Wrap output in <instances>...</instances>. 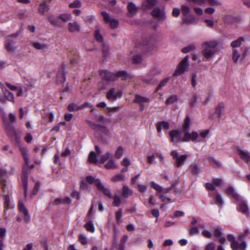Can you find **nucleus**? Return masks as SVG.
<instances>
[{
    "label": "nucleus",
    "instance_id": "nucleus-51",
    "mask_svg": "<svg viewBox=\"0 0 250 250\" xmlns=\"http://www.w3.org/2000/svg\"><path fill=\"white\" fill-rule=\"evenodd\" d=\"M241 55L237 50L234 49L233 51L232 54V59L234 61V62L236 63L237 62L238 59L240 57Z\"/></svg>",
    "mask_w": 250,
    "mask_h": 250
},
{
    "label": "nucleus",
    "instance_id": "nucleus-22",
    "mask_svg": "<svg viewBox=\"0 0 250 250\" xmlns=\"http://www.w3.org/2000/svg\"><path fill=\"white\" fill-rule=\"evenodd\" d=\"M127 9L128 11V16L132 17L136 14L138 8L133 2H129L127 5Z\"/></svg>",
    "mask_w": 250,
    "mask_h": 250
},
{
    "label": "nucleus",
    "instance_id": "nucleus-30",
    "mask_svg": "<svg viewBox=\"0 0 250 250\" xmlns=\"http://www.w3.org/2000/svg\"><path fill=\"white\" fill-rule=\"evenodd\" d=\"M249 37H239L238 39L231 42L230 45L231 47L235 48L240 46L241 43L245 41V39H248Z\"/></svg>",
    "mask_w": 250,
    "mask_h": 250
},
{
    "label": "nucleus",
    "instance_id": "nucleus-58",
    "mask_svg": "<svg viewBox=\"0 0 250 250\" xmlns=\"http://www.w3.org/2000/svg\"><path fill=\"white\" fill-rule=\"evenodd\" d=\"M110 154L109 152H106L104 154L101 156V161L102 163H104L109 158Z\"/></svg>",
    "mask_w": 250,
    "mask_h": 250
},
{
    "label": "nucleus",
    "instance_id": "nucleus-31",
    "mask_svg": "<svg viewBox=\"0 0 250 250\" xmlns=\"http://www.w3.org/2000/svg\"><path fill=\"white\" fill-rule=\"evenodd\" d=\"M225 105L223 103L219 104L215 109V113L217 115L219 118H221L222 115V113L224 110Z\"/></svg>",
    "mask_w": 250,
    "mask_h": 250
},
{
    "label": "nucleus",
    "instance_id": "nucleus-45",
    "mask_svg": "<svg viewBox=\"0 0 250 250\" xmlns=\"http://www.w3.org/2000/svg\"><path fill=\"white\" fill-rule=\"evenodd\" d=\"M4 207L7 209L11 208L10 205V197L7 194L3 196Z\"/></svg>",
    "mask_w": 250,
    "mask_h": 250
},
{
    "label": "nucleus",
    "instance_id": "nucleus-19",
    "mask_svg": "<svg viewBox=\"0 0 250 250\" xmlns=\"http://www.w3.org/2000/svg\"><path fill=\"white\" fill-rule=\"evenodd\" d=\"M68 29L71 33L79 32L81 31V26L76 22H69L68 23Z\"/></svg>",
    "mask_w": 250,
    "mask_h": 250
},
{
    "label": "nucleus",
    "instance_id": "nucleus-14",
    "mask_svg": "<svg viewBox=\"0 0 250 250\" xmlns=\"http://www.w3.org/2000/svg\"><path fill=\"white\" fill-rule=\"evenodd\" d=\"M198 134L196 131L192 132L191 134H190L189 131H186L185 134H184V137H183L182 141L183 142H188L190 140H191L193 142L195 141L198 137Z\"/></svg>",
    "mask_w": 250,
    "mask_h": 250
},
{
    "label": "nucleus",
    "instance_id": "nucleus-61",
    "mask_svg": "<svg viewBox=\"0 0 250 250\" xmlns=\"http://www.w3.org/2000/svg\"><path fill=\"white\" fill-rule=\"evenodd\" d=\"M215 246L216 245L214 243H209L206 245L205 250H215Z\"/></svg>",
    "mask_w": 250,
    "mask_h": 250
},
{
    "label": "nucleus",
    "instance_id": "nucleus-23",
    "mask_svg": "<svg viewBox=\"0 0 250 250\" xmlns=\"http://www.w3.org/2000/svg\"><path fill=\"white\" fill-rule=\"evenodd\" d=\"M49 10V6L45 1L40 3L38 8V12L42 15H44L45 13L48 11Z\"/></svg>",
    "mask_w": 250,
    "mask_h": 250
},
{
    "label": "nucleus",
    "instance_id": "nucleus-24",
    "mask_svg": "<svg viewBox=\"0 0 250 250\" xmlns=\"http://www.w3.org/2000/svg\"><path fill=\"white\" fill-rule=\"evenodd\" d=\"M28 172L25 169L24 167L23 168L22 170V182L23 187L24 188V191L25 192L26 191L27 189V187H28Z\"/></svg>",
    "mask_w": 250,
    "mask_h": 250
},
{
    "label": "nucleus",
    "instance_id": "nucleus-52",
    "mask_svg": "<svg viewBox=\"0 0 250 250\" xmlns=\"http://www.w3.org/2000/svg\"><path fill=\"white\" fill-rule=\"evenodd\" d=\"M191 172L193 174H197L200 168V166L196 165H192L190 167Z\"/></svg>",
    "mask_w": 250,
    "mask_h": 250
},
{
    "label": "nucleus",
    "instance_id": "nucleus-26",
    "mask_svg": "<svg viewBox=\"0 0 250 250\" xmlns=\"http://www.w3.org/2000/svg\"><path fill=\"white\" fill-rule=\"evenodd\" d=\"M209 196L210 197L213 198L216 201V204L220 206L221 207L223 204V199L222 198V197L221 195L218 193H216L215 194H209Z\"/></svg>",
    "mask_w": 250,
    "mask_h": 250
},
{
    "label": "nucleus",
    "instance_id": "nucleus-13",
    "mask_svg": "<svg viewBox=\"0 0 250 250\" xmlns=\"http://www.w3.org/2000/svg\"><path fill=\"white\" fill-rule=\"evenodd\" d=\"M238 202L237 209L238 211L242 212V213L249 215L250 214L248 207L246 203L241 198L240 200H237Z\"/></svg>",
    "mask_w": 250,
    "mask_h": 250
},
{
    "label": "nucleus",
    "instance_id": "nucleus-34",
    "mask_svg": "<svg viewBox=\"0 0 250 250\" xmlns=\"http://www.w3.org/2000/svg\"><path fill=\"white\" fill-rule=\"evenodd\" d=\"M132 194V191L127 186H124L122 188V195L124 198H127Z\"/></svg>",
    "mask_w": 250,
    "mask_h": 250
},
{
    "label": "nucleus",
    "instance_id": "nucleus-4",
    "mask_svg": "<svg viewBox=\"0 0 250 250\" xmlns=\"http://www.w3.org/2000/svg\"><path fill=\"white\" fill-rule=\"evenodd\" d=\"M0 85L2 93L0 94V102L2 104H6L7 101L15 103L13 94L6 88L2 83H0Z\"/></svg>",
    "mask_w": 250,
    "mask_h": 250
},
{
    "label": "nucleus",
    "instance_id": "nucleus-47",
    "mask_svg": "<svg viewBox=\"0 0 250 250\" xmlns=\"http://www.w3.org/2000/svg\"><path fill=\"white\" fill-rule=\"evenodd\" d=\"M208 161L211 165H212L213 167H219L221 165V163L217 161L216 159H215L213 157H209L208 158Z\"/></svg>",
    "mask_w": 250,
    "mask_h": 250
},
{
    "label": "nucleus",
    "instance_id": "nucleus-16",
    "mask_svg": "<svg viewBox=\"0 0 250 250\" xmlns=\"http://www.w3.org/2000/svg\"><path fill=\"white\" fill-rule=\"evenodd\" d=\"M19 209L21 212L23 214L24 216V221L26 223H29L30 220V216L27 209L22 202H20L19 203Z\"/></svg>",
    "mask_w": 250,
    "mask_h": 250
},
{
    "label": "nucleus",
    "instance_id": "nucleus-8",
    "mask_svg": "<svg viewBox=\"0 0 250 250\" xmlns=\"http://www.w3.org/2000/svg\"><path fill=\"white\" fill-rule=\"evenodd\" d=\"M188 56H186L179 63L177 69L175 71L174 75L175 76H178L182 74L188 67Z\"/></svg>",
    "mask_w": 250,
    "mask_h": 250
},
{
    "label": "nucleus",
    "instance_id": "nucleus-5",
    "mask_svg": "<svg viewBox=\"0 0 250 250\" xmlns=\"http://www.w3.org/2000/svg\"><path fill=\"white\" fill-rule=\"evenodd\" d=\"M85 122L91 129L95 130L97 132H100L106 136H110V131L106 126L101 125L99 124L88 120H86Z\"/></svg>",
    "mask_w": 250,
    "mask_h": 250
},
{
    "label": "nucleus",
    "instance_id": "nucleus-33",
    "mask_svg": "<svg viewBox=\"0 0 250 250\" xmlns=\"http://www.w3.org/2000/svg\"><path fill=\"white\" fill-rule=\"evenodd\" d=\"M128 236L126 235H124L122 236L120 240V244L119 245L117 250H124L125 248V244L127 240Z\"/></svg>",
    "mask_w": 250,
    "mask_h": 250
},
{
    "label": "nucleus",
    "instance_id": "nucleus-41",
    "mask_svg": "<svg viewBox=\"0 0 250 250\" xmlns=\"http://www.w3.org/2000/svg\"><path fill=\"white\" fill-rule=\"evenodd\" d=\"M182 13L184 16H187L190 12L189 7L187 5L183 4L181 6Z\"/></svg>",
    "mask_w": 250,
    "mask_h": 250
},
{
    "label": "nucleus",
    "instance_id": "nucleus-7",
    "mask_svg": "<svg viewBox=\"0 0 250 250\" xmlns=\"http://www.w3.org/2000/svg\"><path fill=\"white\" fill-rule=\"evenodd\" d=\"M171 155L173 159L175 160L174 165L178 167H181L184 164L188 157L186 154L179 156L178 152L176 150H172L171 152Z\"/></svg>",
    "mask_w": 250,
    "mask_h": 250
},
{
    "label": "nucleus",
    "instance_id": "nucleus-50",
    "mask_svg": "<svg viewBox=\"0 0 250 250\" xmlns=\"http://www.w3.org/2000/svg\"><path fill=\"white\" fill-rule=\"evenodd\" d=\"M177 100V97L176 95H172L170 96L166 101V104L167 105L171 104L174 103Z\"/></svg>",
    "mask_w": 250,
    "mask_h": 250
},
{
    "label": "nucleus",
    "instance_id": "nucleus-62",
    "mask_svg": "<svg viewBox=\"0 0 250 250\" xmlns=\"http://www.w3.org/2000/svg\"><path fill=\"white\" fill-rule=\"evenodd\" d=\"M79 239L80 242L82 243V244L85 245L87 244L86 237L83 234H80Z\"/></svg>",
    "mask_w": 250,
    "mask_h": 250
},
{
    "label": "nucleus",
    "instance_id": "nucleus-55",
    "mask_svg": "<svg viewBox=\"0 0 250 250\" xmlns=\"http://www.w3.org/2000/svg\"><path fill=\"white\" fill-rule=\"evenodd\" d=\"M95 37L96 40L99 42H102L103 40V36L100 34V30L97 29L95 31Z\"/></svg>",
    "mask_w": 250,
    "mask_h": 250
},
{
    "label": "nucleus",
    "instance_id": "nucleus-60",
    "mask_svg": "<svg viewBox=\"0 0 250 250\" xmlns=\"http://www.w3.org/2000/svg\"><path fill=\"white\" fill-rule=\"evenodd\" d=\"M142 61V58L141 55H136L133 57V62L134 63H139Z\"/></svg>",
    "mask_w": 250,
    "mask_h": 250
},
{
    "label": "nucleus",
    "instance_id": "nucleus-43",
    "mask_svg": "<svg viewBox=\"0 0 250 250\" xmlns=\"http://www.w3.org/2000/svg\"><path fill=\"white\" fill-rule=\"evenodd\" d=\"M114 201L112 203V205L114 207H118L121 203V199L117 195L115 194L113 196Z\"/></svg>",
    "mask_w": 250,
    "mask_h": 250
},
{
    "label": "nucleus",
    "instance_id": "nucleus-54",
    "mask_svg": "<svg viewBox=\"0 0 250 250\" xmlns=\"http://www.w3.org/2000/svg\"><path fill=\"white\" fill-rule=\"evenodd\" d=\"M198 96L196 94H194L192 95V98L190 100V105L191 106H194L197 102Z\"/></svg>",
    "mask_w": 250,
    "mask_h": 250
},
{
    "label": "nucleus",
    "instance_id": "nucleus-6",
    "mask_svg": "<svg viewBox=\"0 0 250 250\" xmlns=\"http://www.w3.org/2000/svg\"><path fill=\"white\" fill-rule=\"evenodd\" d=\"M227 239L229 241L231 242L230 247L231 248L235 250L236 249H239L241 250H244L247 247V244L246 242L243 241L240 243H239L237 241L235 240V238L233 235L231 234H229L227 236Z\"/></svg>",
    "mask_w": 250,
    "mask_h": 250
},
{
    "label": "nucleus",
    "instance_id": "nucleus-42",
    "mask_svg": "<svg viewBox=\"0 0 250 250\" xmlns=\"http://www.w3.org/2000/svg\"><path fill=\"white\" fill-rule=\"evenodd\" d=\"M194 18L193 16H184L182 18V21L184 23L191 24L194 21Z\"/></svg>",
    "mask_w": 250,
    "mask_h": 250
},
{
    "label": "nucleus",
    "instance_id": "nucleus-46",
    "mask_svg": "<svg viewBox=\"0 0 250 250\" xmlns=\"http://www.w3.org/2000/svg\"><path fill=\"white\" fill-rule=\"evenodd\" d=\"M123 152H124L123 148L121 146H119L117 148V149L115 152V157L118 159L120 158L122 156V155L123 154Z\"/></svg>",
    "mask_w": 250,
    "mask_h": 250
},
{
    "label": "nucleus",
    "instance_id": "nucleus-49",
    "mask_svg": "<svg viewBox=\"0 0 250 250\" xmlns=\"http://www.w3.org/2000/svg\"><path fill=\"white\" fill-rule=\"evenodd\" d=\"M196 49V47L194 44H190L184 48H183L182 50V52L184 53H188L191 50H195Z\"/></svg>",
    "mask_w": 250,
    "mask_h": 250
},
{
    "label": "nucleus",
    "instance_id": "nucleus-32",
    "mask_svg": "<svg viewBox=\"0 0 250 250\" xmlns=\"http://www.w3.org/2000/svg\"><path fill=\"white\" fill-rule=\"evenodd\" d=\"M32 46L36 49L38 50H46L48 48V46L46 44H42L38 42H32Z\"/></svg>",
    "mask_w": 250,
    "mask_h": 250
},
{
    "label": "nucleus",
    "instance_id": "nucleus-20",
    "mask_svg": "<svg viewBox=\"0 0 250 250\" xmlns=\"http://www.w3.org/2000/svg\"><path fill=\"white\" fill-rule=\"evenodd\" d=\"M226 192L228 195L231 196L236 201L240 200L241 198L240 195L236 192L234 188L231 186L228 187L226 189Z\"/></svg>",
    "mask_w": 250,
    "mask_h": 250
},
{
    "label": "nucleus",
    "instance_id": "nucleus-2",
    "mask_svg": "<svg viewBox=\"0 0 250 250\" xmlns=\"http://www.w3.org/2000/svg\"><path fill=\"white\" fill-rule=\"evenodd\" d=\"M218 44L216 41H209L202 44V54L204 56L203 61H208L216 52V48Z\"/></svg>",
    "mask_w": 250,
    "mask_h": 250
},
{
    "label": "nucleus",
    "instance_id": "nucleus-29",
    "mask_svg": "<svg viewBox=\"0 0 250 250\" xmlns=\"http://www.w3.org/2000/svg\"><path fill=\"white\" fill-rule=\"evenodd\" d=\"M49 22L54 26L58 27L62 26V23L58 20L59 19L54 17L53 16H49L47 18Z\"/></svg>",
    "mask_w": 250,
    "mask_h": 250
},
{
    "label": "nucleus",
    "instance_id": "nucleus-53",
    "mask_svg": "<svg viewBox=\"0 0 250 250\" xmlns=\"http://www.w3.org/2000/svg\"><path fill=\"white\" fill-rule=\"evenodd\" d=\"M122 217V209H119L116 212V220L118 223H120L122 222L121 218Z\"/></svg>",
    "mask_w": 250,
    "mask_h": 250
},
{
    "label": "nucleus",
    "instance_id": "nucleus-44",
    "mask_svg": "<svg viewBox=\"0 0 250 250\" xmlns=\"http://www.w3.org/2000/svg\"><path fill=\"white\" fill-rule=\"evenodd\" d=\"M71 18V15L67 14H62L58 17V19L61 20L63 22H66Z\"/></svg>",
    "mask_w": 250,
    "mask_h": 250
},
{
    "label": "nucleus",
    "instance_id": "nucleus-28",
    "mask_svg": "<svg viewBox=\"0 0 250 250\" xmlns=\"http://www.w3.org/2000/svg\"><path fill=\"white\" fill-rule=\"evenodd\" d=\"M134 101L136 103L142 104L145 103H148L149 102V99L147 97L137 95H136Z\"/></svg>",
    "mask_w": 250,
    "mask_h": 250
},
{
    "label": "nucleus",
    "instance_id": "nucleus-64",
    "mask_svg": "<svg viewBox=\"0 0 250 250\" xmlns=\"http://www.w3.org/2000/svg\"><path fill=\"white\" fill-rule=\"evenodd\" d=\"M193 10H194L195 13L198 15L201 16L204 13L203 10L200 7H194Z\"/></svg>",
    "mask_w": 250,
    "mask_h": 250
},
{
    "label": "nucleus",
    "instance_id": "nucleus-48",
    "mask_svg": "<svg viewBox=\"0 0 250 250\" xmlns=\"http://www.w3.org/2000/svg\"><path fill=\"white\" fill-rule=\"evenodd\" d=\"M151 186L152 188L157 191L158 192H162L163 191V188L159 185L158 184L155 183L154 182H151Z\"/></svg>",
    "mask_w": 250,
    "mask_h": 250
},
{
    "label": "nucleus",
    "instance_id": "nucleus-12",
    "mask_svg": "<svg viewBox=\"0 0 250 250\" xmlns=\"http://www.w3.org/2000/svg\"><path fill=\"white\" fill-rule=\"evenodd\" d=\"M9 122L5 116H3L2 118L4 125L7 129H10L11 124H15L17 120L16 116L12 113H9Z\"/></svg>",
    "mask_w": 250,
    "mask_h": 250
},
{
    "label": "nucleus",
    "instance_id": "nucleus-15",
    "mask_svg": "<svg viewBox=\"0 0 250 250\" xmlns=\"http://www.w3.org/2000/svg\"><path fill=\"white\" fill-rule=\"evenodd\" d=\"M7 171L0 167V183L4 192H5L6 190L7 181L5 178L7 177Z\"/></svg>",
    "mask_w": 250,
    "mask_h": 250
},
{
    "label": "nucleus",
    "instance_id": "nucleus-27",
    "mask_svg": "<svg viewBox=\"0 0 250 250\" xmlns=\"http://www.w3.org/2000/svg\"><path fill=\"white\" fill-rule=\"evenodd\" d=\"M238 150L239 151V155L242 159L248 163L250 162V155L248 151L241 149H238Z\"/></svg>",
    "mask_w": 250,
    "mask_h": 250
},
{
    "label": "nucleus",
    "instance_id": "nucleus-10",
    "mask_svg": "<svg viewBox=\"0 0 250 250\" xmlns=\"http://www.w3.org/2000/svg\"><path fill=\"white\" fill-rule=\"evenodd\" d=\"M122 96V92L120 90H117L114 88H111L106 94L107 98L111 101H114L120 98Z\"/></svg>",
    "mask_w": 250,
    "mask_h": 250
},
{
    "label": "nucleus",
    "instance_id": "nucleus-57",
    "mask_svg": "<svg viewBox=\"0 0 250 250\" xmlns=\"http://www.w3.org/2000/svg\"><path fill=\"white\" fill-rule=\"evenodd\" d=\"M168 80V79L167 78L162 81L157 87L156 91H158L159 89H161L162 87L164 86L167 83Z\"/></svg>",
    "mask_w": 250,
    "mask_h": 250
},
{
    "label": "nucleus",
    "instance_id": "nucleus-25",
    "mask_svg": "<svg viewBox=\"0 0 250 250\" xmlns=\"http://www.w3.org/2000/svg\"><path fill=\"white\" fill-rule=\"evenodd\" d=\"M64 65H62L61 70L57 74V81L61 83H63L65 81V76L64 72Z\"/></svg>",
    "mask_w": 250,
    "mask_h": 250
},
{
    "label": "nucleus",
    "instance_id": "nucleus-9",
    "mask_svg": "<svg viewBox=\"0 0 250 250\" xmlns=\"http://www.w3.org/2000/svg\"><path fill=\"white\" fill-rule=\"evenodd\" d=\"M101 14L103 16L104 21L106 23H109L111 28L114 29L118 27L119 21L117 20L111 18L109 14L105 11L102 12Z\"/></svg>",
    "mask_w": 250,
    "mask_h": 250
},
{
    "label": "nucleus",
    "instance_id": "nucleus-1",
    "mask_svg": "<svg viewBox=\"0 0 250 250\" xmlns=\"http://www.w3.org/2000/svg\"><path fill=\"white\" fill-rule=\"evenodd\" d=\"M100 74L103 79L107 81H114L119 77L122 78V80H127L132 78L131 75L125 71H119L116 74H114L107 70H102L100 72Z\"/></svg>",
    "mask_w": 250,
    "mask_h": 250
},
{
    "label": "nucleus",
    "instance_id": "nucleus-11",
    "mask_svg": "<svg viewBox=\"0 0 250 250\" xmlns=\"http://www.w3.org/2000/svg\"><path fill=\"white\" fill-rule=\"evenodd\" d=\"M151 14L156 19L160 21H163L166 19L165 12L159 7L154 8L151 12Z\"/></svg>",
    "mask_w": 250,
    "mask_h": 250
},
{
    "label": "nucleus",
    "instance_id": "nucleus-17",
    "mask_svg": "<svg viewBox=\"0 0 250 250\" xmlns=\"http://www.w3.org/2000/svg\"><path fill=\"white\" fill-rule=\"evenodd\" d=\"M169 136L171 138V141L172 142H179L181 140V132L177 130H171L169 132Z\"/></svg>",
    "mask_w": 250,
    "mask_h": 250
},
{
    "label": "nucleus",
    "instance_id": "nucleus-40",
    "mask_svg": "<svg viewBox=\"0 0 250 250\" xmlns=\"http://www.w3.org/2000/svg\"><path fill=\"white\" fill-rule=\"evenodd\" d=\"M67 109L69 111H75L81 110V106H79L74 103L70 104L67 106Z\"/></svg>",
    "mask_w": 250,
    "mask_h": 250
},
{
    "label": "nucleus",
    "instance_id": "nucleus-39",
    "mask_svg": "<svg viewBox=\"0 0 250 250\" xmlns=\"http://www.w3.org/2000/svg\"><path fill=\"white\" fill-rule=\"evenodd\" d=\"M84 227L87 231L90 232H94L95 231V228L92 221H89L87 223L85 224Z\"/></svg>",
    "mask_w": 250,
    "mask_h": 250
},
{
    "label": "nucleus",
    "instance_id": "nucleus-18",
    "mask_svg": "<svg viewBox=\"0 0 250 250\" xmlns=\"http://www.w3.org/2000/svg\"><path fill=\"white\" fill-rule=\"evenodd\" d=\"M154 44V40L152 38H149L144 40L141 43V45L143 47L144 50H146L147 49L153 46Z\"/></svg>",
    "mask_w": 250,
    "mask_h": 250
},
{
    "label": "nucleus",
    "instance_id": "nucleus-38",
    "mask_svg": "<svg viewBox=\"0 0 250 250\" xmlns=\"http://www.w3.org/2000/svg\"><path fill=\"white\" fill-rule=\"evenodd\" d=\"M5 46L6 50L10 52H13L16 49V48L12 44L11 41L8 39L5 42Z\"/></svg>",
    "mask_w": 250,
    "mask_h": 250
},
{
    "label": "nucleus",
    "instance_id": "nucleus-63",
    "mask_svg": "<svg viewBox=\"0 0 250 250\" xmlns=\"http://www.w3.org/2000/svg\"><path fill=\"white\" fill-rule=\"evenodd\" d=\"M40 187V182H37L35 185L34 189L32 191V193L33 195H35L37 194V193H38V192L39 190Z\"/></svg>",
    "mask_w": 250,
    "mask_h": 250
},
{
    "label": "nucleus",
    "instance_id": "nucleus-56",
    "mask_svg": "<svg viewBox=\"0 0 250 250\" xmlns=\"http://www.w3.org/2000/svg\"><path fill=\"white\" fill-rule=\"evenodd\" d=\"M250 234V231L249 229H247L245 230L244 234H240L238 235V239L241 241H244V239L247 237V236Z\"/></svg>",
    "mask_w": 250,
    "mask_h": 250
},
{
    "label": "nucleus",
    "instance_id": "nucleus-59",
    "mask_svg": "<svg viewBox=\"0 0 250 250\" xmlns=\"http://www.w3.org/2000/svg\"><path fill=\"white\" fill-rule=\"evenodd\" d=\"M82 3L80 1L76 0L73 2L69 4V6L70 8L80 7L81 6Z\"/></svg>",
    "mask_w": 250,
    "mask_h": 250
},
{
    "label": "nucleus",
    "instance_id": "nucleus-21",
    "mask_svg": "<svg viewBox=\"0 0 250 250\" xmlns=\"http://www.w3.org/2000/svg\"><path fill=\"white\" fill-rule=\"evenodd\" d=\"M160 72L158 69H153L149 72L147 76V77L143 80L144 82L146 83H150L152 82V78L154 77L155 75L160 74Z\"/></svg>",
    "mask_w": 250,
    "mask_h": 250
},
{
    "label": "nucleus",
    "instance_id": "nucleus-36",
    "mask_svg": "<svg viewBox=\"0 0 250 250\" xmlns=\"http://www.w3.org/2000/svg\"><path fill=\"white\" fill-rule=\"evenodd\" d=\"M104 167L108 169H115L118 168L117 165L115 164L113 159L109 160L104 165Z\"/></svg>",
    "mask_w": 250,
    "mask_h": 250
},
{
    "label": "nucleus",
    "instance_id": "nucleus-35",
    "mask_svg": "<svg viewBox=\"0 0 250 250\" xmlns=\"http://www.w3.org/2000/svg\"><path fill=\"white\" fill-rule=\"evenodd\" d=\"M190 122V121L189 116H187L186 118L184 120V123L183 125V132L184 134L185 132H186V131H189Z\"/></svg>",
    "mask_w": 250,
    "mask_h": 250
},
{
    "label": "nucleus",
    "instance_id": "nucleus-37",
    "mask_svg": "<svg viewBox=\"0 0 250 250\" xmlns=\"http://www.w3.org/2000/svg\"><path fill=\"white\" fill-rule=\"evenodd\" d=\"M88 161L90 163L97 164L98 163V159L97 158L96 154L94 151H91L88 156Z\"/></svg>",
    "mask_w": 250,
    "mask_h": 250
},
{
    "label": "nucleus",
    "instance_id": "nucleus-3",
    "mask_svg": "<svg viewBox=\"0 0 250 250\" xmlns=\"http://www.w3.org/2000/svg\"><path fill=\"white\" fill-rule=\"evenodd\" d=\"M86 181L90 184L94 183L98 189L102 191L105 196L109 198L112 197L110 189L104 187L100 179H95L94 177L89 175L86 177Z\"/></svg>",
    "mask_w": 250,
    "mask_h": 250
}]
</instances>
